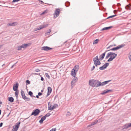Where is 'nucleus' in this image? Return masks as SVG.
Masks as SVG:
<instances>
[{
	"label": "nucleus",
	"mask_w": 131,
	"mask_h": 131,
	"mask_svg": "<svg viewBox=\"0 0 131 131\" xmlns=\"http://www.w3.org/2000/svg\"><path fill=\"white\" fill-rule=\"evenodd\" d=\"M26 83L28 84H30V81H29V80H27L26 81Z\"/></svg>",
	"instance_id": "obj_47"
},
{
	"label": "nucleus",
	"mask_w": 131,
	"mask_h": 131,
	"mask_svg": "<svg viewBox=\"0 0 131 131\" xmlns=\"http://www.w3.org/2000/svg\"><path fill=\"white\" fill-rule=\"evenodd\" d=\"M42 94V93L41 92H39L38 93V95L39 96L41 95Z\"/></svg>",
	"instance_id": "obj_51"
},
{
	"label": "nucleus",
	"mask_w": 131,
	"mask_h": 131,
	"mask_svg": "<svg viewBox=\"0 0 131 131\" xmlns=\"http://www.w3.org/2000/svg\"><path fill=\"white\" fill-rule=\"evenodd\" d=\"M130 7L129 5H128L126 6L125 8L126 9L130 10H131V8H130Z\"/></svg>",
	"instance_id": "obj_26"
},
{
	"label": "nucleus",
	"mask_w": 131,
	"mask_h": 131,
	"mask_svg": "<svg viewBox=\"0 0 131 131\" xmlns=\"http://www.w3.org/2000/svg\"><path fill=\"white\" fill-rule=\"evenodd\" d=\"M45 75L46 76V77H47L49 79H50V76L48 75V73H46L45 74Z\"/></svg>",
	"instance_id": "obj_41"
},
{
	"label": "nucleus",
	"mask_w": 131,
	"mask_h": 131,
	"mask_svg": "<svg viewBox=\"0 0 131 131\" xmlns=\"http://www.w3.org/2000/svg\"><path fill=\"white\" fill-rule=\"evenodd\" d=\"M111 81V80H108L104 81L105 85L106 84H107L109 82H110Z\"/></svg>",
	"instance_id": "obj_44"
},
{
	"label": "nucleus",
	"mask_w": 131,
	"mask_h": 131,
	"mask_svg": "<svg viewBox=\"0 0 131 131\" xmlns=\"http://www.w3.org/2000/svg\"><path fill=\"white\" fill-rule=\"evenodd\" d=\"M48 24H46V25H42V27H43V28H44L45 27H47L48 26Z\"/></svg>",
	"instance_id": "obj_49"
},
{
	"label": "nucleus",
	"mask_w": 131,
	"mask_h": 131,
	"mask_svg": "<svg viewBox=\"0 0 131 131\" xmlns=\"http://www.w3.org/2000/svg\"><path fill=\"white\" fill-rule=\"evenodd\" d=\"M113 27V26H111L109 27H104L102 29V31H103L105 30H108L110 29Z\"/></svg>",
	"instance_id": "obj_17"
},
{
	"label": "nucleus",
	"mask_w": 131,
	"mask_h": 131,
	"mask_svg": "<svg viewBox=\"0 0 131 131\" xmlns=\"http://www.w3.org/2000/svg\"><path fill=\"white\" fill-rule=\"evenodd\" d=\"M28 94L31 96H33V93L31 91H29L28 92Z\"/></svg>",
	"instance_id": "obj_35"
},
{
	"label": "nucleus",
	"mask_w": 131,
	"mask_h": 131,
	"mask_svg": "<svg viewBox=\"0 0 131 131\" xmlns=\"http://www.w3.org/2000/svg\"><path fill=\"white\" fill-rule=\"evenodd\" d=\"M16 97V98L17 99H18V95H15Z\"/></svg>",
	"instance_id": "obj_62"
},
{
	"label": "nucleus",
	"mask_w": 131,
	"mask_h": 131,
	"mask_svg": "<svg viewBox=\"0 0 131 131\" xmlns=\"http://www.w3.org/2000/svg\"><path fill=\"white\" fill-rule=\"evenodd\" d=\"M35 71L36 72H39L40 71V70L39 69H36L35 70Z\"/></svg>",
	"instance_id": "obj_55"
},
{
	"label": "nucleus",
	"mask_w": 131,
	"mask_h": 131,
	"mask_svg": "<svg viewBox=\"0 0 131 131\" xmlns=\"http://www.w3.org/2000/svg\"><path fill=\"white\" fill-rule=\"evenodd\" d=\"M125 45L124 44H122L121 45H119L116 47L111 48L110 49L108 50L107 51H108L110 50L116 51L121 48L123 47H124V46H125Z\"/></svg>",
	"instance_id": "obj_4"
},
{
	"label": "nucleus",
	"mask_w": 131,
	"mask_h": 131,
	"mask_svg": "<svg viewBox=\"0 0 131 131\" xmlns=\"http://www.w3.org/2000/svg\"><path fill=\"white\" fill-rule=\"evenodd\" d=\"M70 3L69 2H66L65 4V5L66 7H68L70 5Z\"/></svg>",
	"instance_id": "obj_27"
},
{
	"label": "nucleus",
	"mask_w": 131,
	"mask_h": 131,
	"mask_svg": "<svg viewBox=\"0 0 131 131\" xmlns=\"http://www.w3.org/2000/svg\"><path fill=\"white\" fill-rule=\"evenodd\" d=\"M99 41V39H96L94 41V42H93V44H96L98 43V42Z\"/></svg>",
	"instance_id": "obj_28"
},
{
	"label": "nucleus",
	"mask_w": 131,
	"mask_h": 131,
	"mask_svg": "<svg viewBox=\"0 0 131 131\" xmlns=\"http://www.w3.org/2000/svg\"><path fill=\"white\" fill-rule=\"evenodd\" d=\"M47 13V11L46 10L44 11L41 14V15H43L45 14V13Z\"/></svg>",
	"instance_id": "obj_53"
},
{
	"label": "nucleus",
	"mask_w": 131,
	"mask_h": 131,
	"mask_svg": "<svg viewBox=\"0 0 131 131\" xmlns=\"http://www.w3.org/2000/svg\"><path fill=\"white\" fill-rule=\"evenodd\" d=\"M17 63V62H16V63H15V64H13V65L12 66V67H11V68H13V67L15 66V64Z\"/></svg>",
	"instance_id": "obj_58"
},
{
	"label": "nucleus",
	"mask_w": 131,
	"mask_h": 131,
	"mask_svg": "<svg viewBox=\"0 0 131 131\" xmlns=\"http://www.w3.org/2000/svg\"><path fill=\"white\" fill-rule=\"evenodd\" d=\"M116 16V15H112V16H110L106 18V19H109V18H112L114 17L115 16Z\"/></svg>",
	"instance_id": "obj_37"
},
{
	"label": "nucleus",
	"mask_w": 131,
	"mask_h": 131,
	"mask_svg": "<svg viewBox=\"0 0 131 131\" xmlns=\"http://www.w3.org/2000/svg\"><path fill=\"white\" fill-rule=\"evenodd\" d=\"M17 48H18V50H21L22 49V47H21V46H18L17 47Z\"/></svg>",
	"instance_id": "obj_43"
},
{
	"label": "nucleus",
	"mask_w": 131,
	"mask_h": 131,
	"mask_svg": "<svg viewBox=\"0 0 131 131\" xmlns=\"http://www.w3.org/2000/svg\"><path fill=\"white\" fill-rule=\"evenodd\" d=\"M19 84L17 83L16 84H14L13 86V90L14 91L18 90L17 89L18 88Z\"/></svg>",
	"instance_id": "obj_13"
},
{
	"label": "nucleus",
	"mask_w": 131,
	"mask_h": 131,
	"mask_svg": "<svg viewBox=\"0 0 131 131\" xmlns=\"http://www.w3.org/2000/svg\"><path fill=\"white\" fill-rule=\"evenodd\" d=\"M3 125V123H1L0 124V127H1Z\"/></svg>",
	"instance_id": "obj_56"
},
{
	"label": "nucleus",
	"mask_w": 131,
	"mask_h": 131,
	"mask_svg": "<svg viewBox=\"0 0 131 131\" xmlns=\"http://www.w3.org/2000/svg\"><path fill=\"white\" fill-rule=\"evenodd\" d=\"M41 1V4H43V3H44L42 1Z\"/></svg>",
	"instance_id": "obj_63"
},
{
	"label": "nucleus",
	"mask_w": 131,
	"mask_h": 131,
	"mask_svg": "<svg viewBox=\"0 0 131 131\" xmlns=\"http://www.w3.org/2000/svg\"><path fill=\"white\" fill-rule=\"evenodd\" d=\"M23 97V98L24 100H26L27 101H30V99L29 98L27 97L25 95Z\"/></svg>",
	"instance_id": "obj_23"
},
{
	"label": "nucleus",
	"mask_w": 131,
	"mask_h": 131,
	"mask_svg": "<svg viewBox=\"0 0 131 131\" xmlns=\"http://www.w3.org/2000/svg\"><path fill=\"white\" fill-rule=\"evenodd\" d=\"M106 90L107 91V93H111L113 91V90H112L106 89Z\"/></svg>",
	"instance_id": "obj_33"
},
{
	"label": "nucleus",
	"mask_w": 131,
	"mask_h": 131,
	"mask_svg": "<svg viewBox=\"0 0 131 131\" xmlns=\"http://www.w3.org/2000/svg\"><path fill=\"white\" fill-rule=\"evenodd\" d=\"M79 69V66L78 65H76L75 66L71 71V75L73 77L75 76L76 73L78 71Z\"/></svg>",
	"instance_id": "obj_2"
},
{
	"label": "nucleus",
	"mask_w": 131,
	"mask_h": 131,
	"mask_svg": "<svg viewBox=\"0 0 131 131\" xmlns=\"http://www.w3.org/2000/svg\"><path fill=\"white\" fill-rule=\"evenodd\" d=\"M117 12V11L116 10H114V13H116Z\"/></svg>",
	"instance_id": "obj_59"
},
{
	"label": "nucleus",
	"mask_w": 131,
	"mask_h": 131,
	"mask_svg": "<svg viewBox=\"0 0 131 131\" xmlns=\"http://www.w3.org/2000/svg\"><path fill=\"white\" fill-rule=\"evenodd\" d=\"M36 97H37V98H39V95H37L36 96Z\"/></svg>",
	"instance_id": "obj_61"
},
{
	"label": "nucleus",
	"mask_w": 131,
	"mask_h": 131,
	"mask_svg": "<svg viewBox=\"0 0 131 131\" xmlns=\"http://www.w3.org/2000/svg\"><path fill=\"white\" fill-rule=\"evenodd\" d=\"M48 92L46 97H47L50 94L52 91L51 88L50 87H48L47 88Z\"/></svg>",
	"instance_id": "obj_11"
},
{
	"label": "nucleus",
	"mask_w": 131,
	"mask_h": 131,
	"mask_svg": "<svg viewBox=\"0 0 131 131\" xmlns=\"http://www.w3.org/2000/svg\"><path fill=\"white\" fill-rule=\"evenodd\" d=\"M105 85L104 82L101 83V86H103Z\"/></svg>",
	"instance_id": "obj_50"
},
{
	"label": "nucleus",
	"mask_w": 131,
	"mask_h": 131,
	"mask_svg": "<svg viewBox=\"0 0 131 131\" xmlns=\"http://www.w3.org/2000/svg\"><path fill=\"white\" fill-rule=\"evenodd\" d=\"M108 51H106L104 53L102 54L100 56H99V60L101 61L103 59L105 56L106 52Z\"/></svg>",
	"instance_id": "obj_10"
},
{
	"label": "nucleus",
	"mask_w": 131,
	"mask_h": 131,
	"mask_svg": "<svg viewBox=\"0 0 131 131\" xmlns=\"http://www.w3.org/2000/svg\"><path fill=\"white\" fill-rule=\"evenodd\" d=\"M41 80L42 81H43L44 80L43 78L42 77H41Z\"/></svg>",
	"instance_id": "obj_57"
},
{
	"label": "nucleus",
	"mask_w": 131,
	"mask_h": 131,
	"mask_svg": "<svg viewBox=\"0 0 131 131\" xmlns=\"http://www.w3.org/2000/svg\"><path fill=\"white\" fill-rule=\"evenodd\" d=\"M130 127H131V123L128 124H126L124 126L123 129H127Z\"/></svg>",
	"instance_id": "obj_14"
},
{
	"label": "nucleus",
	"mask_w": 131,
	"mask_h": 131,
	"mask_svg": "<svg viewBox=\"0 0 131 131\" xmlns=\"http://www.w3.org/2000/svg\"><path fill=\"white\" fill-rule=\"evenodd\" d=\"M107 93V91L106 90L103 91V92L101 93V94L102 95H104Z\"/></svg>",
	"instance_id": "obj_32"
},
{
	"label": "nucleus",
	"mask_w": 131,
	"mask_h": 131,
	"mask_svg": "<svg viewBox=\"0 0 131 131\" xmlns=\"http://www.w3.org/2000/svg\"><path fill=\"white\" fill-rule=\"evenodd\" d=\"M95 80L94 79L90 80L89 81V84L90 85L94 87Z\"/></svg>",
	"instance_id": "obj_9"
},
{
	"label": "nucleus",
	"mask_w": 131,
	"mask_h": 131,
	"mask_svg": "<svg viewBox=\"0 0 131 131\" xmlns=\"http://www.w3.org/2000/svg\"><path fill=\"white\" fill-rule=\"evenodd\" d=\"M60 13V10L58 8H56L55 11L54 13V18H55L57 17L59 15Z\"/></svg>",
	"instance_id": "obj_6"
},
{
	"label": "nucleus",
	"mask_w": 131,
	"mask_h": 131,
	"mask_svg": "<svg viewBox=\"0 0 131 131\" xmlns=\"http://www.w3.org/2000/svg\"><path fill=\"white\" fill-rule=\"evenodd\" d=\"M107 93V91L106 90L103 91V92L101 93V94L102 95H104Z\"/></svg>",
	"instance_id": "obj_31"
},
{
	"label": "nucleus",
	"mask_w": 131,
	"mask_h": 131,
	"mask_svg": "<svg viewBox=\"0 0 131 131\" xmlns=\"http://www.w3.org/2000/svg\"><path fill=\"white\" fill-rule=\"evenodd\" d=\"M99 60L97 56H96L93 58V61L94 64L96 67H97L98 65H100L101 64V63Z\"/></svg>",
	"instance_id": "obj_3"
},
{
	"label": "nucleus",
	"mask_w": 131,
	"mask_h": 131,
	"mask_svg": "<svg viewBox=\"0 0 131 131\" xmlns=\"http://www.w3.org/2000/svg\"><path fill=\"white\" fill-rule=\"evenodd\" d=\"M50 103L49 102L48 103V110H50L51 108H52V107H51V105H50L49 104Z\"/></svg>",
	"instance_id": "obj_30"
},
{
	"label": "nucleus",
	"mask_w": 131,
	"mask_h": 131,
	"mask_svg": "<svg viewBox=\"0 0 131 131\" xmlns=\"http://www.w3.org/2000/svg\"><path fill=\"white\" fill-rule=\"evenodd\" d=\"M40 112V111L39 109H36L33 110L31 113V116L34 115L36 116L38 115Z\"/></svg>",
	"instance_id": "obj_5"
},
{
	"label": "nucleus",
	"mask_w": 131,
	"mask_h": 131,
	"mask_svg": "<svg viewBox=\"0 0 131 131\" xmlns=\"http://www.w3.org/2000/svg\"><path fill=\"white\" fill-rule=\"evenodd\" d=\"M129 55L128 57L129 59L131 61V51L129 52Z\"/></svg>",
	"instance_id": "obj_38"
},
{
	"label": "nucleus",
	"mask_w": 131,
	"mask_h": 131,
	"mask_svg": "<svg viewBox=\"0 0 131 131\" xmlns=\"http://www.w3.org/2000/svg\"><path fill=\"white\" fill-rule=\"evenodd\" d=\"M51 32V30L50 29H49L48 32H47L45 34V35L47 36L48 35V34L50 33Z\"/></svg>",
	"instance_id": "obj_39"
},
{
	"label": "nucleus",
	"mask_w": 131,
	"mask_h": 131,
	"mask_svg": "<svg viewBox=\"0 0 131 131\" xmlns=\"http://www.w3.org/2000/svg\"><path fill=\"white\" fill-rule=\"evenodd\" d=\"M117 54L112 52H110L107 54L105 59H107L109 57H110L107 61V62H110L112 61L114 59L117 57Z\"/></svg>",
	"instance_id": "obj_1"
},
{
	"label": "nucleus",
	"mask_w": 131,
	"mask_h": 131,
	"mask_svg": "<svg viewBox=\"0 0 131 131\" xmlns=\"http://www.w3.org/2000/svg\"><path fill=\"white\" fill-rule=\"evenodd\" d=\"M99 69L100 70H103L104 69H105L104 68L103 66H102V67H99Z\"/></svg>",
	"instance_id": "obj_40"
},
{
	"label": "nucleus",
	"mask_w": 131,
	"mask_h": 131,
	"mask_svg": "<svg viewBox=\"0 0 131 131\" xmlns=\"http://www.w3.org/2000/svg\"><path fill=\"white\" fill-rule=\"evenodd\" d=\"M3 46V45H0V48Z\"/></svg>",
	"instance_id": "obj_64"
},
{
	"label": "nucleus",
	"mask_w": 131,
	"mask_h": 131,
	"mask_svg": "<svg viewBox=\"0 0 131 131\" xmlns=\"http://www.w3.org/2000/svg\"><path fill=\"white\" fill-rule=\"evenodd\" d=\"M56 130V128H54L52 129L50 131H55Z\"/></svg>",
	"instance_id": "obj_46"
},
{
	"label": "nucleus",
	"mask_w": 131,
	"mask_h": 131,
	"mask_svg": "<svg viewBox=\"0 0 131 131\" xmlns=\"http://www.w3.org/2000/svg\"><path fill=\"white\" fill-rule=\"evenodd\" d=\"M113 47V45H110L108 47H107V49H108L110 48H111L112 47Z\"/></svg>",
	"instance_id": "obj_45"
},
{
	"label": "nucleus",
	"mask_w": 131,
	"mask_h": 131,
	"mask_svg": "<svg viewBox=\"0 0 131 131\" xmlns=\"http://www.w3.org/2000/svg\"><path fill=\"white\" fill-rule=\"evenodd\" d=\"M42 28H43V27L42 26H40V27H39L36 28V30H39L41 29H42Z\"/></svg>",
	"instance_id": "obj_29"
},
{
	"label": "nucleus",
	"mask_w": 131,
	"mask_h": 131,
	"mask_svg": "<svg viewBox=\"0 0 131 131\" xmlns=\"http://www.w3.org/2000/svg\"><path fill=\"white\" fill-rule=\"evenodd\" d=\"M109 65V63H105L103 66L104 68L105 69L107 67H108Z\"/></svg>",
	"instance_id": "obj_24"
},
{
	"label": "nucleus",
	"mask_w": 131,
	"mask_h": 131,
	"mask_svg": "<svg viewBox=\"0 0 131 131\" xmlns=\"http://www.w3.org/2000/svg\"><path fill=\"white\" fill-rule=\"evenodd\" d=\"M71 115V113L70 112H68L66 114V115L67 116H70V115Z\"/></svg>",
	"instance_id": "obj_36"
},
{
	"label": "nucleus",
	"mask_w": 131,
	"mask_h": 131,
	"mask_svg": "<svg viewBox=\"0 0 131 131\" xmlns=\"http://www.w3.org/2000/svg\"><path fill=\"white\" fill-rule=\"evenodd\" d=\"M46 118L44 116H43L42 117L41 119L39 121V122L40 124L42 123L43 121L46 119Z\"/></svg>",
	"instance_id": "obj_18"
},
{
	"label": "nucleus",
	"mask_w": 131,
	"mask_h": 131,
	"mask_svg": "<svg viewBox=\"0 0 131 131\" xmlns=\"http://www.w3.org/2000/svg\"><path fill=\"white\" fill-rule=\"evenodd\" d=\"M94 87H97L101 86V82L97 80H95Z\"/></svg>",
	"instance_id": "obj_8"
},
{
	"label": "nucleus",
	"mask_w": 131,
	"mask_h": 131,
	"mask_svg": "<svg viewBox=\"0 0 131 131\" xmlns=\"http://www.w3.org/2000/svg\"><path fill=\"white\" fill-rule=\"evenodd\" d=\"M74 83H73V82H72V83L71 82V88H73V86L74 85Z\"/></svg>",
	"instance_id": "obj_48"
},
{
	"label": "nucleus",
	"mask_w": 131,
	"mask_h": 131,
	"mask_svg": "<svg viewBox=\"0 0 131 131\" xmlns=\"http://www.w3.org/2000/svg\"><path fill=\"white\" fill-rule=\"evenodd\" d=\"M51 115V114L49 113H48L47 114H46L44 116L46 118L47 117H48L49 116Z\"/></svg>",
	"instance_id": "obj_34"
},
{
	"label": "nucleus",
	"mask_w": 131,
	"mask_h": 131,
	"mask_svg": "<svg viewBox=\"0 0 131 131\" xmlns=\"http://www.w3.org/2000/svg\"><path fill=\"white\" fill-rule=\"evenodd\" d=\"M98 122V121H96L93 122H92L90 124L88 125V127H90L93 125H94L95 124H96Z\"/></svg>",
	"instance_id": "obj_19"
},
{
	"label": "nucleus",
	"mask_w": 131,
	"mask_h": 131,
	"mask_svg": "<svg viewBox=\"0 0 131 131\" xmlns=\"http://www.w3.org/2000/svg\"><path fill=\"white\" fill-rule=\"evenodd\" d=\"M8 100L10 102H14V99L12 97H10L8 98Z\"/></svg>",
	"instance_id": "obj_20"
},
{
	"label": "nucleus",
	"mask_w": 131,
	"mask_h": 131,
	"mask_svg": "<svg viewBox=\"0 0 131 131\" xmlns=\"http://www.w3.org/2000/svg\"><path fill=\"white\" fill-rule=\"evenodd\" d=\"M117 5L118 6H119L121 5V4L119 3H118L117 4Z\"/></svg>",
	"instance_id": "obj_60"
},
{
	"label": "nucleus",
	"mask_w": 131,
	"mask_h": 131,
	"mask_svg": "<svg viewBox=\"0 0 131 131\" xmlns=\"http://www.w3.org/2000/svg\"><path fill=\"white\" fill-rule=\"evenodd\" d=\"M21 95L22 96V98H23V97L24 96H25V94L24 92L22 90L21 91Z\"/></svg>",
	"instance_id": "obj_25"
},
{
	"label": "nucleus",
	"mask_w": 131,
	"mask_h": 131,
	"mask_svg": "<svg viewBox=\"0 0 131 131\" xmlns=\"http://www.w3.org/2000/svg\"><path fill=\"white\" fill-rule=\"evenodd\" d=\"M28 44H23L21 45V46L22 48H23L24 49L26 48L28 46Z\"/></svg>",
	"instance_id": "obj_22"
},
{
	"label": "nucleus",
	"mask_w": 131,
	"mask_h": 131,
	"mask_svg": "<svg viewBox=\"0 0 131 131\" xmlns=\"http://www.w3.org/2000/svg\"><path fill=\"white\" fill-rule=\"evenodd\" d=\"M95 67L94 66H93L92 68L91 69V71H92L93 70L95 69Z\"/></svg>",
	"instance_id": "obj_52"
},
{
	"label": "nucleus",
	"mask_w": 131,
	"mask_h": 131,
	"mask_svg": "<svg viewBox=\"0 0 131 131\" xmlns=\"http://www.w3.org/2000/svg\"><path fill=\"white\" fill-rule=\"evenodd\" d=\"M74 77V78L73 79L72 81H71V82H73V83H76L77 81L78 80V79L77 77H76L75 76Z\"/></svg>",
	"instance_id": "obj_16"
},
{
	"label": "nucleus",
	"mask_w": 131,
	"mask_h": 131,
	"mask_svg": "<svg viewBox=\"0 0 131 131\" xmlns=\"http://www.w3.org/2000/svg\"><path fill=\"white\" fill-rule=\"evenodd\" d=\"M17 25V23L16 22H13L11 23H8L7 24V25L12 26L16 25Z\"/></svg>",
	"instance_id": "obj_15"
},
{
	"label": "nucleus",
	"mask_w": 131,
	"mask_h": 131,
	"mask_svg": "<svg viewBox=\"0 0 131 131\" xmlns=\"http://www.w3.org/2000/svg\"><path fill=\"white\" fill-rule=\"evenodd\" d=\"M58 106V105L56 104H54L53 106H52V108H51L50 110H52L54 109L57 107Z\"/></svg>",
	"instance_id": "obj_21"
},
{
	"label": "nucleus",
	"mask_w": 131,
	"mask_h": 131,
	"mask_svg": "<svg viewBox=\"0 0 131 131\" xmlns=\"http://www.w3.org/2000/svg\"><path fill=\"white\" fill-rule=\"evenodd\" d=\"M41 50L45 51H48L50 49H52V48L47 46H44L41 48Z\"/></svg>",
	"instance_id": "obj_12"
},
{
	"label": "nucleus",
	"mask_w": 131,
	"mask_h": 131,
	"mask_svg": "<svg viewBox=\"0 0 131 131\" xmlns=\"http://www.w3.org/2000/svg\"><path fill=\"white\" fill-rule=\"evenodd\" d=\"M20 124V122H18L14 126L13 129L12 130V131H17L18 130Z\"/></svg>",
	"instance_id": "obj_7"
},
{
	"label": "nucleus",
	"mask_w": 131,
	"mask_h": 131,
	"mask_svg": "<svg viewBox=\"0 0 131 131\" xmlns=\"http://www.w3.org/2000/svg\"><path fill=\"white\" fill-rule=\"evenodd\" d=\"M20 0H13L12 2H17L19 1Z\"/></svg>",
	"instance_id": "obj_54"
},
{
	"label": "nucleus",
	"mask_w": 131,
	"mask_h": 131,
	"mask_svg": "<svg viewBox=\"0 0 131 131\" xmlns=\"http://www.w3.org/2000/svg\"><path fill=\"white\" fill-rule=\"evenodd\" d=\"M15 91V95H18V93H19V91L18 90L17 91Z\"/></svg>",
	"instance_id": "obj_42"
}]
</instances>
